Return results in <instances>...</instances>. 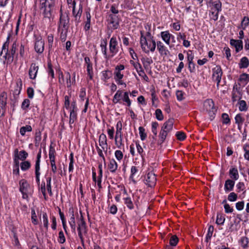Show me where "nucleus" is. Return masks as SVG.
I'll use <instances>...</instances> for the list:
<instances>
[{
    "label": "nucleus",
    "instance_id": "36",
    "mask_svg": "<svg viewBox=\"0 0 249 249\" xmlns=\"http://www.w3.org/2000/svg\"><path fill=\"white\" fill-rule=\"evenodd\" d=\"M15 158L14 159L13 167H19V160H20V159H19V158H18V149H16L15 150Z\"/></svg>",
    "mask_w": 249,
    "mask_h": 249
},
{
    "label": "nucleus",
    "instance_id": "16",
    "mask_svg": "<svg viewBox=\"0 0 249 249\" xmlns=\"http://www.w3.org/2000/svg\"><path fill=\"white\" fill-rule=\"evenodd\" d=\"M122 123L120 121H119L116 125V135L115 138V141L116 144L117 145V138L118 137H121V136H122Z\"/></svg>",
    "mask_w": 249,
    "mask_h": 249
},
{
    "label": "nucleus",
    "instance_id": "58",
    "mask_svg": "<svg viewBox=\"0 0 249 249\" xmlns=\"http://www.w3.org/2000/svg\"><path fill=\"white\" fill-rule=\"evenodd\" d=\"M31 214H32V223L34 225H36L37 224L38 222H37V220L36 219V214L35 213V211L34 209L32 210Z\"/></svg>",
    "mask_w": 249,
    "mask_h": 249
},
{
    "label": "nucleus",
    "instance_id": "5",
    "mask_svg": "<svg viewBox=\"0 0 249 249\" xmlns=\"http://www.w3.org/2000/svg\"><path fill=\"white\" fill-rule=\"evenodd\" d=\"M109 23L112 24L113 29L118 28L119 26V19L118 17L113 14L109 15Z\"/></svg>",
    "mask_w": 249,
    "mask_h": 249
},
{
    "label": "nucleus",
    "instance_id": "33",
    "mask_svg": "<svg viewBox=\"0 0 249 249\" xmlns=\"http://www.w3.org/2000/svg\"><path fill=\"white\" fill-rule=\"evenodd\" d=\"M139 133H140V137H141V139L142 141L144 140L147 137V135L145 133L144 128L142 126H140L139 127Z\"/></svg>",
    "mask_w": 249,
    "mask_h": 249
},
{
    "label": "nucleus",
    "instance_id": "13",
    "mask_svg": "<svg viewBox=\"0 0 249 249\" xmlns=\"http://www.w3.org/2000/svg\"><path fill=\"white\" fill-rule=\"evenodd\" d=\"M235 182L231 179H227L225 181L224 185V189L226 192H230L233 190Z\"/></svg>",
    "mask_w": 249,
    "mask_h": 249
},
{
    "label": "nucleus",
    "instance_id": "32",
    "mask_svg": "<svg viewBox=\"0 0 249 249\" xmlns=\"http://www.w3.org/2000/svg\"><path fill=\"white\" fill-rule=\"evenodd\" d=\"M28 156V153L25 150H22L19 152V155H18V158L21 160L24 161L27 158Z\"/></svg>",
    "mask_w": 249,
    "mask_h": 249
},
{
    "label": "nucleus",
    "instance_id": "1",
    "mask_svg": "<svg viewBox=\"0 0 249 249\" xmlns=\"http://www.w3.org/2000/svg\"><path fill=\"white\" fill-rule=\"evenodd\" d=\"M213 78L214 81L217 82V87L218 88L219 83L221 81V77L223 74L222 69L220 66H216L213 69Z\"/></svg>",
    "mask_w": 249,
    "mask_h": 249
},
{
    "label": "nucleus",
    "instance_id": "21",
    "mask_svg": "<svg viewBox=\"0 0 249 249\" xmlns=\"http://www.w3.org/2000/svg\"><path fill=\"white\" fill-rule=\"evenodd\" d=\"M21 90V82H20V85L17 83L15 87V89L13 91V96L14 99L16 100L18 96L20 93Z\"/></svg>",
    "mask_w": 249,
    "mask_h": 249
},
{
    "label": "nucleus",
    "instance_id": "54",
    "mask_svg": "<svg viewBox=\"0 0 249 249\" xmlns=\"http://www.w3.org/2000/svg\"><path fill=\"white\" fill-rule=\"evenodd\" d=\"M30 101L29 99H24V101H23V102L22 103L21 108L23 110L26 109L29 107V106L30 105Z\"/></svg>",
    "mask_w": 249,
    "mask_h": 249
},
{
    "label": "nucleus",
    "instance_id": "46",
    "mask_svg": "<svg viewBox=\"0 0 249 249\" xmlns=\"http://www.w3.org/2000/svg\"><path fill=\"white\" fill-rule=\"evenodd\" d=\"M235 123L237 124H241L244 121V119L240 114H238L235 117Z\"/></svg>",
    "mask_w": 249,
    "mask_h": 249
},
{
    "label": "nucleus",
    "instance_id": "30",
    "mask_svg": "<svg viewBox=\"0 0 249 249\" xmlns=\"http://www.w3.org/2000/svg\"><path fill=\"white\" fill-rule=\"evenodd\" d=\"M31 167V163L29 161H24L20 163L21 169L22 171H26Z\"/></svg>",
    "mask_w": 249,
    "mask_h": 249
},
{
    "label": "nucleus",
    "instance_id": "6",
    "mask_svg": "<svg viewBox=\"0 0 249 249\" xmlns=\"http://www.w3.org/2000/svg\"><path fill=\"white\" fill-rule=\"evenodd\" d=\"M117 45V41L116 40V38L115 37H112L109 42V51L110 53H112V54L110 56V57H112L114 56V54H115L117 52V49L116 48V46Z\"/></svg>",
    "mask_w": 249,
    "mask_h": 249
},
{
    "label": "nucleus",
    "instance_id": "60",
    "mask_svg": "<svg viewBox=\"0 0 249 249\" xmlns=\"http://www.w3.org/2000/svg\"><path fill=\"white\" fill-rule=\"evenodd\" d=\"M239 80L240 81L248 82L249 81V75L245 73L242 74L240 76Z\"/></svg>",
    "mask_w": 249,
    "mask_h": 249
},
{
    "label": "nucleus",
    "instance_id": "23",
    "mask_svg": "<svg viewBox=\"0 0 249 249\" xmlns=\"http://www.w3.org/2000/svg\"><path fill=\"white\" fill-rule=\"evenodd\" d=\"M141 61L143 64V67L145 69H147L148 68V67L149 65L153 63V61L152 59L147 57H142L141 58Z\"/></svg>",
    "mask_w": 249,
    "mask_h": 249
},
{
    "label": "nucleus",
    "instance_id": "7",
    "mask_svg": "<svg viewBox=\"0 0 249 249\" xmlns=\"http://www.w3.org/2000/svg\"><path fill=\"white\" fill-rule=\"evenodd\" d=\"M230 44L235 48L236 52H238L240 50L243 49V42L240 39L235 40L231 39L230 40Z\"/></svg>",
    "mask_w": 249,
    "mask_h": 249
},
{
    "label": "nucleus",
    "instance_id": "24",
    "mask_svg": "<svg viewBox=\"0 0 249 249\" xmlns=\"http://www.w3.org/2000/svg\"><path fill=\"white\" fill-rule=\"evenodd\" d=\"M99 142L100 146H103V145H107V137L105 134L102 133L100 135L99 138Z\"/></svg>",
    "mask_w": 249,
    "mask_h": 249
},
{
    "label": "nucleus",
    "instance_id": "49",
    "mask_svg": "<svg viewBox=\"0 0 249 249\" xmlns=\"http://www.w3.org/2000/svg\"><path fill=\"white\" fill-rule=\"evenodd\" d=\"M237 199V195L234 192L231 193L228 196V199L230 201H235Z\"/></svg>",
    "mask_w": 249,
    "mask_h": 249
},
{
    "label": "nucleus",
    "instance_id": "11",
    "mask_svg": "<svg viewBox=\"0 0 249 249\" xmlns=\"http://www.w3.org/2000/svg\"><path fill=\"white\" fill-rule=\"evenodd\" d=\"M174 119L173 118H170L164 123L161 129L169 132L172 129Z\"/></svg>",
    "mask_w": 249,
    "mask_h": 249
},
{
    "label": "nucleus",
    "instance_id": "47",
    "mask_svg": "<svg viewBox=\"0 0 249 249\" xmlns=\"http://www.w3.org/2000/svg\"><path fill=\"white\" fill-rule=\"evenodd\" d=\"M42 220L43 222L44 226L46 229L48 228V220L47 213H42Z\"/></svg>",
    "mask_w": 249,
    "mask_h": 249
},
{
    "label": "nucleus",
    "instance_id": "35",
    "mask_svg": "<svg viewBox=\"0 0 249 249\" xmlns=\"http://www.w3.org/2000/svg\"><path fill=\"white\" fill-rule=\"evenodd\" d=\"M124 203L129 209L132 210L134 208V206L132 201L130 197L125 198Z\"/></svg>",
    "mask_w": 249,
    "mask_h": 249
},
{
    "label": "nucleus",
    "instance_id": "20",
    "mask_svg": "<svg viewBox=\"0 0 249 249\" xmlns=\"http://www.w3.org/2000/svg\"><path fill=\"white\" fill-rule=\"evenodd\" d=\"M108 166L110 171L112 173H114L117 169L118 165L115 160L111 159Z\"/></svg>",
    "mask_w": 249,
    "mask_h": 249
},
{
    "label": "nucleus",
    "instance_id": "61",
    "mask_svg": "<svg viewBox=\"0 0 249 249\" xmlns=\"http://www.w3.org/2000/svg\"><path fill=\"white\" fill-rule=\"evenodd\" d=\"M183 95L184 93L181 90H177L176 91L177 99L179 101H182L184 99Z\"/></svg>",
    "mask_w": 249,
    "mask_h": 249
},
{
    "label": "nucleus",
    "instance_id": "17",
    "mask_svg": "<svg viewBox=\"0 0 249 249\" xmlns=\"http://www.w3.org/2000/svg\"><path fill=\"white\" fill-rule=\"evenodd\" d=\"M249 65V60L247 57L244 56L240 59L239 63V67L240 69L247 68L248 67Z\"/></svg>",
    "mask_w": 249,
    "mask_h": 249
},
{
    "label": "nucleus",
    "instance_id": "44",
    "mask_svg": "<svg viewBox=\"0 0 249 249\" xmlns=\"http://www.w3.org/2000/svg\"><path fill=\"white\" fill-rule=\"evenodd\" d=\"M176 136L178 140L181 141L184 140L186 137L185 134L181 131L177 132Z\"/></svg>",
    "mask_w": 249,
    "mask_h": 249
},
{
    "label": "nucleus",
    "instance_id": "42",
    "mask_svg": "<svg viewBox=\"0 0 249 249\" xmlns=\"http://www.w3.org/2000/svg\"><path fill=\"white\" fill-rule=\"evenodd\" d=\"M41 156V149H40L39 152L37 155L36 160V161L35 168H40V162Z\"/></svg>",
    "mask_w": 249,
    "mask_h": 249
},
{
    "label": "nucleus",
    "instance_id": "12",
    "mask_svg": "<svg viewBox=\"0 0 249 249\" xmlns=\"http://www.w3.org/2000/svg\"><path fill=\"white\" fill-rule=\"evenodd\" d=\"M204 106L207 111L216 109L213 101L211 99H207L205 101Z\"/></svg>",
    "mask_w": 249,
    "mask_h": 249
},
{
    "label": "nucleus",
    "instance_id": "27",
    "mask_svg": "<svg viewBox=\"0 0 249 249\" xmlns=\"http://www.w3.org/2000/svg\"><path fill=\"white\" fill-rule=\"evenodd\" d=\"M32 130L31 125H26L25 126H22L20 129V133L22 136H24L26 132H31Z\"/></svg>",
    "mask_w": 249,
    "mask_h": 249
},
{
    "label": "nucleus",
    "instance_id": "19",
    "mask_svg": "<svg viewBox=\"0 0 249 249\" xmlns=\"http://www.w3.org/2000/svg\"><path fill=\"white\" fill-rule=\"evenodd\" d=\"M229 175L231 178L234 180L238 179L239 178L238 172L237 168L235 167L231 168L229 171Z\"/></svg>",
    "mask_w": 249,
    "mask_h": 249
},
{
    "label": "nucleus",
    "instance_id": "31",
    "mask_svg": "<svg viewBox=\"0 0 249 249\" xmlns=\"http://www.w3.org/2000/svg\"><path fill=\"white\" fill-rule=\"evenodd\" d=\"M69 223L70 225V226L72 230L73 231L75 230L76 228V224L75 222V218H74V215L73 214V213L72 212L71 216V217L70 220H69Z\"/></svg>",
    "mask_w": 249,
    "mask_h": 249
},
{
    "label": "nucleus",
    "instance_id": "25",
    "mask_svg": "<svg viewBox=\"0 0 249 249\" xmlns=\"http://www.w3.org/2000/svg\"><path fill=\"white\" fill-rule=\"evenodd\" d=\"M107 39L104 40L103 42H102L101 44V47L102 49V51L104 55L105 56L106 58L108 59L110 56H107Z\"/></svg>",
    "mask_w": 249,
    "mask_h": 249
},
{
    "label": "nucleus",
    "instance_id": "40",
    "mask_svg": "<svg viewBox=\"0 0 249 249\" xmlns=\"http://www.w3.org/2000/svg\"><path fill=\"white\" fill-rule=\"evenodd\" d=\"M102 75L104 78V80L106 81L111 77L112 72L111 71L107 70L102 72Z\"/></svg>",
    "mask_w": 249,
    "mask_h": 249
},
{
    "label": "nucleus",
    "instance_id": "55",
    "mask_svg": "<svg viewBox=\"0 0 249 249\" xmlns=\"http://www.w3.org/2000/svg\"><path fill=\"white\" fill-rule=\"evenodd\" d=\"M222 118L223 120V123L224 124H228L230 122V119L229 115L227 113H223Z\"/></svg>",
    "mask_w": 249,
    "mask_h": 249
},
{
    "label": "nucleus",
    "instance_id": "59",
    "mask_svg": "<svg viewBox=\"0 0 249 249\" xmlns=\"http://www.w3.org/2000/svg\"><path fill=\"white\" fill-rule=\"evenodd\" d=\"M249 18L246 17H245L242 20L241 25L242 26H244L243 27V29L249 25Z\"/></svg>",
    "mask_w": 249,
    "mask_h": 249
},
{
    "label": "nucleus",
    "instance_id": "41",
    "mask_svg": "<svg viewBox=\"0 0 249 249\" xmlns=\"http://www.w3.org/2000/svg\"><path fill=\"white\" fill-rule=\"evenodd\" d=\"M194 59V55L192 53V51H189L187 53V59L189 63V65H194V62L193 61Z\"/></svg>",
    "mask_w": 249,
    "mask_h": 249
},
{
    "label": "nucleus",
    "instance_id": "39",
    "mask_svg": "<svg viewBox=\"0 0 249 249\" xmlns=\"http://www.w3.org/2000/svg\"><path fill=\"white\" fill-rule=\"evenodd\" d=\"M76 119V113L75 111H73V110H71L70 111V121L69 123L70 124H73L75 120Z\"/></svg>",
    "mask_w": 249,
    "mask_h": 249
},
{
    "label": "nucleus",
    "instance_id": "26",
    "mask_svg": "<svg viewBox=\"0 0 249 249\" xmlns=\"http://www.w3.org/2000/svg\"><path fill=\"white\" fill-rule=\"evenodd\" d=\"M213 230H214V228H213V226L211 225L209 226V229H208V233L207 234V235L206 237V239H205V241L206 242H208L211 239V238L212 236L213 232Z\"/></svg>",
    "mask_w": 249,
    "mask_h": 249
},
{
    "label": "nucleus",
    "instance_id": "9",
    "mask_svg": "<svg viewBox=\"0 0 249 249\" xmlns=\"http://www.w3.org/2000/svg\"><path fill=\"white\" fill-rule=\"evenodd\" d=\"M38 70V67L35 63H32L29 71V74L31 79H35Z\"/></svg>",
    "mask_w": 249,
    "mask_h": 249
},
{
    "label": "nucleus",
    "instance_id": "15",
    "mask_svg": "<svg viewBox=\"0 0 249 249\" xmlns=\"http://www.w3.org/2000/svg\"><path fill=\"white\" fill-rule=\"evenodd\" d=\"M157 49L159 51L160 55H167L168 51L166 49L165 47L162 45L160 41L157 42Z\"/></svg>",
    "mask_w": 249,
    "mask_h": 249
},
{
    "label": "nucleus",
    "instance_id": "22",
    "mask_svg": "<svg viewBox=\"0 0 249 249\" xmlns=\"http://www.w3.org/2000/svg\"><path fill=\"white\" fill-rule=\"evenodd\" d=\"M167 133H168V132L161 129V130L160 132V135H159L160 140L158 142V143L160 145L164 141V140H165V139L166 138Z\"/></svg>",
    "mask_w": 249,
    "mask_h": 249
},
{
    "label": "nucleus",
    "instance_id": "8",
    "mask_svg": "<svg viewBox=\"0 0 249 249\" xmlns=\"http://www.w3.org/2000/svg\"><path fill=\"white\" fill-rule=\"evenodd\" d=\"M141 37L140 43L142 49V51H143L145 53H149V51L148 50H146L145 47L144 46V45L148 46V42H150L151 41L149 39H147L146 37L143 36V33L142 31L141 32Z\"/></svg>",
    "mask_w": 249,
    "mask_h": 249
},
{
    "label": "nucleus",
    "instance_id": "29",
    "mask_svg": "<svg viewBox=\"0 0 249 249\" xmlns=\"http://www.w3.org/2000/svg\"><path fill=\"white\" fill-rule=\"evenodd\" d=\"M122 92H123L122 91L119 90L117 91L116 94L114 95L113 99V102L114 104H116L119 102V101L121 99V97H122Z\"/></svg>",
    "mask_w": 249,
    "mask_h": 249
},
{
    "label": "nucleus",
    "instance_id": "37",
    "mask_svg": "<svg viewBox=\"0 0 249 249\" xmlns=\"http://www.w3.org/2000/svg\"><path fill=\"white\" fill-rule=\"evenodd\" d=\"M239 109L240 111H246L248 109L247 104L246 102L244 100H241L239 102Z\"/></svg>",
    "mask_w": 249,
    "mask_h": 249
},
{
    "label": "nucleus",
    "instance_id": "63",
    "mask_svg": "<svg viewBox=\"0 0 249 249\" xmlns=\"http://www.w3.org/2000/svg\"><path fill=\"white\" fill-rule=\"evenodd\" d=\"M58 241L60 243H64L65 242V237L62 231L59 232Z\"/></svg>",
    "mask_w": 249,
    "mask_h": 249
},
{
    "label": "nucleus",
    "instance_id": "43",
    "mask_svg": "<svg viewBox=\"0 0 249 249\" xmlns=\"http://www.w3.org/2000/svg\"><path fill=\"white\" fill-rule=\"evenodd\" d=\"M156 118L159 121H161L163 119V116L162 111L160 109H157L155 111Z\"/></svg>",
    "mask_w": 249,
    "mask_h": 249
},
{
    "label": "nucleus",
    "instance_id": "18",
    "mask_svg": "<svg viewBox=\"0 0 249 249\" xmlns=\"http://www.w3.org/2000/svg\"><path fill=\"white\" fill-rule=\"evenodd\" d=\"M7 94L3 92L0 96V108L3 109L6 105Z\"/></svg>",
    "mask_w": 249,
    "mask_h": 249
},
{
    "label": "nucleus",
    "instance_id": "38",
    "mask_svg": "<svg viewBox=\"0 0 249 249\" xmlns=\"http://www.w3.org/2000/svg\"><path fill=\"white\" fill-rule=\"evenodd\" d=\"M87 70L88 72V74L89 77L90 79H92L93 77V69H92V64H88L87 66Z\"/></svg>",
    "mask_w": 249,
    "mask_h": 249
},
{
    "label": "nucleus",
    "instance_id": "34",
    "mask_svg": "<svg viewBox=\"0 0 249 249\" xmlns=\"http://www.w3.org/2000/svg\"><path fill=\"white\" fill-rule=\"evenodd\" d=\"M178 242V239L176 235H173L171 236L169 243L171 246H176Z\"/></svg>",
    "mask_w": 249,
    "mask_h": 249
},
{
    "label": "nucleus",
    "instance_id": "62",
    "mask_svg": "<svg viewBox=\"0 0 249 249\" xmlns=\"http://www.w3.org/2000/svg\"><path fill=\"white\" fill-rule=\"evenodd\" d=\"M236 208L238 211H241L244 207V202L243 201L238 202L235 205Z\"/></svg>",
    "mask_w": 249,
    "mask_h": 249
},
{
    "label": "nucleus",
    "instance_id": "53",
    "mask_svg": "<svg viewBox=\"0 0 249 249\" xmlns=\"http://www.w3.org/2000/svg\"><path fill=\"white\" fill-rule=\"evenodd\" d=\"M241 245L244 248H246L248 247L249 243L248 238L246 237H243L241 239Z\"/></svg>",
    "mask_w": 249,
    "mask_h": 249
},
{
    "label": "nucleus",
    "instance_id": "4",
    "mask_svg": "<svg viewBox=\"0 0 249 249\" xmlns=\"http://www.w3.org/2000/svg\"><path fill=\"white\" fill-rule=\"evenodd\" d=\"M156 181V178L154 173L149 172L145 177L144 183L149 187H152L155 186Z\"/></svg>",
    "mask_w": 249,
    "mask_h": 249
},
{
    "label": "nucleus",
    "instance_id": "57",
    "mask_svg": "<svg viewBox=\"0 0 249 249\" xmlns=\"http://www.w3.org/2000/svg\"><path fill=\"white\" fill-rule=\"evenodd\" d=\"M67 32L68 30L62 29L60 34V39L62 42H64L66 40L67 38Z\"/></svg>",
    "mask_w": 249,
    "mask_h": 249
},
{
    "label": "nucleus",
    "instance_id": "52",
    "mask_svg": "<svg viewBox=\"0 0 249 249\" xmlns=\"http://www.w3.org/2000/svg\"><path fill=\"white\" fill-rule=\"evenodd\" d=\"M123 101L127 103V106L129 107L131 105V101L129 98L128 93L125 92L124 94Z\"/></svg>",
    "mask_w": 249,
    "mask_h": 249
},
{
    "label": "nucleus",
    "instance_id": "48",
    "mask_svg": "<svg viewBox=\"0 0 249 249\" xmlns=\"http://www.w3.org/2000/svg\"><path fill=\"white\" fill-rule=\"evenodd\" d=\"M47 188L50 195L52 196L53 194L51 189V177H49L47 178Z\"/></svg>",
    "mask_w": 249,
    "mask_h": 249
},
{
    "label": "nucleus",
    "instance_id": "28",
    "mask_svg": "<svg viewBox=\"0 0 249 249\" xmlns=\"http://www.w3.org/2000/svg\"><path fill=\"white\" fill-rule=\"evenodd\" d=\"M225 220V217L221 213L217 214L216 223L217 225H223Z\"/></svg>",
    "mask_w": 249,
    "mask_h": 249
},
{
    "label": "nucleus",
    "instance_id": "45",
    "mask_svg": "<svg viewBox=\"0 0 249 249\" xmlns=\"http://www.w3.org/2000/svg\"><path fill=\"white\" fill-rule=\"evenodd\" d=\"M41 132L38 131L36 132L35 134V145L36 146L38 145L40 141H41Z\"/></svg>",
    "mask_w": 249,
    "mask_h": 249
},
{
    "label": "nucleus",
    "instance_id": "64",
    "mask_svg": "<svg viewBox=\"0 0 249 249\" xmlns=\"http://www.w3.org/2000/svg\"><path fill=\"white\" fill-rule=\"evenodd\" d=\"M115 156L118 160H120L123 159V154L121 151L116 150L115 152Z\"/></svg>",
    "mask_w": 249,
    "mask_h": 249
},
{
    "label": "nucleus",
    "instance_id": "3",
    "mask_svg": "<svg viewBox=\"0 0 249 249\" xmlns=\"http://www.w3.org/2000/svg\"><path fill=\"white\" fill-rule=\"evenodd\" d=\"M19 190L22 194L23 198L25 199L28 197V188L29 187V185L27 181L25 179H22L19 182Z\"/></svg>",
    "mask_w": 249,
    "mask_h": 249
},
{
    "label": "nucleus",
    "instance_id": "50",
    "mask_svg": "<svg viewBox=\"0 0 249 249\" xmlns=\"http://www.w3.org/2000/svg\"><path fill=\"white\" fill-rule=\"evenodd\" d=\"M55 153V151L54 148L52 145H51L50 146L49 153L50 159H55V156H54Z\"/></svg>",
    "mask_w": 249,
    "mask_h": 249
},
{
    "label": "nucleus",
    "instance_id": "14",
    "mask_svg": "<svg viewBox=\"0 0 249 249\" xmlns=\"http://www.w3.org/2000/svg\"><path fill=\"white\" fill-rule=\"evenodd\" d=\"M161 36L162 39L165 41V42L169 45L170 43V38L172 37L174 38V37L172 35L170 34L168 31H164L161 33Z\"/></svg>",
    "mask_w": 249,
    "mask_h": 249
},
{
    "label": "nucleus",
    "instance_id": "10",
    "mask_svg": "<svg viewBox=\"0 0 249 249\" xmlns=\"http://www.w3.org/2000/svg\"><path fill=\"white\" fill-rule=\"evenodd\" d=\"M44 42L41 40H37L35 44V51L39 53H42L44 51Z\"/></svg>",
    "mask_w": 249,
    "mask_h": 249
},
{
    "label": "nucleus",
    "instance_id": "56",
    "mask_svg": "<svg viewBox=\"0 0 249 249\" xmlns=\"http://www.w3.org/2000/svg\"><path fill=\"white\" fill-rule=\"evenodd\" d=\"M150 42H152V45L151 46V44H148V46H147L148 47V48H149L150 49V50L151 52H153L155 50L156 43L155 40H154V39H153V37H151V41H150Z\"/></svg>",
    "mask_w": 249,
    "mask_h": 249
},
{
    "label": "nucleus",
    "instance_id": "2",
    "mask_svg": "<svg viewBox=\"0 0 249 249\" xmlns=\"http://www.w3.org/2000/svg\"><path fill=\"white\" fill-rule=\"evenodd\" d=\"M70 18L68 15H63L62 13L60 15L59 19V29L62 27L63 29L65 30H68L69 28Z\"/></svg>",
    "mask_w": 249,
    "mask_h": 249
},
{
    "label": "nucleus",
    "instance_id": "51",
    "mask_svg": "<svg viewBox=\"0 0 249 249\" xmlns=\"http://www.w3.org/2000/svg\"><path fill=\"white\" fill-rule=\"evenodd\" d=\"M78 228L77 230H86V222L84 220H79L78 223Z\"/></svg>",
    "mask_w": 249,
    "mask_h": 249
}]
</instances>
